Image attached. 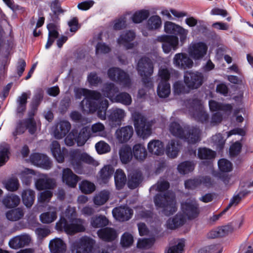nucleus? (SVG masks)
Returning a JSON list of instances; mask_svg holds the SVG:
<instances>
[{
	"mask_svg": "<svg viewBox=\"0 0 253 253\" xmlns=\"http://www.w3.org/2000/svg\"><path fill=\"white\" fill-rule=\"evenodd\" d=\"M156 185V190L161 193L157 194L154 198L156 207L162 208V212L166 216L173 214L177 211L175 196L172 192L169 191L162 193L169 188V183L167 180L161 179Z\"/></svg>",
	"mask_w": 253,
	"mask_h": 253,
	"instance_id": "f257e3e1",
	"label": "nucleus"
},
{
	"mask_svg": "<svg viewBox=\"0 0 253 253\" xmlns=\"http://www.w3.org/2000/svg\"><path fill=\"white\" fill-rule=\"evenodd\" d=\"M101 96L99 92L88 89L86 99L83 100L80 103L83 113L92 114L97 111L98 117L102 120H105L109 102L106 99L99 101Z\"/></svg>",
	"mask_w": 253,
	"mask_h": 253,
	"instance_id": "f03ea898",
	"label": "nucleus"
},
{
	"mask_svg": "<svg viewBox=\"0 0 253 253\" xmlns=\"http://www.w3.org/2000/svg\"><path fill=\"white\" fill-rule=\"evenodd\" d=\"M70 161L75 171L82 174L84 172L83 163L93 166L98 165V162L86 153H81L78 149L69 153Z\"/></svg>",
	"mask_w": 253,
	"mask_h": 253,
	"instance_id": "7ed1b4c3",
	"label": "nucleus"
},
{
	"mask_svg": "<svg viewBox=\"0 0 253 253\" xmlns=\"http://www.w3.org/2000/svg\"><path fill=\"white\" fill-rule=\"evenodd\" d=\"M83 224L84 220L80 218H72L68 221L65 218L61 217L56 223L55 227L58 231H63L68 234L73 235L85 230Z\"/></svg>",
	"mask_w": 253,
	"mask_h": 253,
	"instance_id": "20e7f679",
	"label": "nucleus"
},
{
	"mask_svg": "<svg viewBox=\"0 0 253 253\" xmlns=\"http://www.w3.org/2000/svg\"><path fill=\"white\" fill-rule=\"evenodd\" d=\"M134 126L138 135L143 139L149 137L152 133V124L139 113L133 115Z\"/></svg>",
	"mask_w": 253,
	"mask_h": 253,
	"instance_id": "39448f33",
	"label": "nucleus"
},
{
	"mask_svg": "<svg viewBox=\"0 0 253 253\" xmlns=\"http://www.w3.org/2000/svg\"><path fill=\"white\" fill-rule=\"evenodd\" d=\"M95 244L94 240L88 237H83L71 245L72 253H92Z\"/></svg>",
	"mask_w": 253,
	"mask_h": 253,
	"instance_id": "423d86ee",
	"label": "nucleus"
},
{
	"mask_svg": "<svg viewBox=\"0 0 253 253\" xmlns=\"http://www.w3.org/2000/svg\"><path fill=\"white\" fill-rule=\"evenodd\" d=\"M184 82L191 90L197 89L204 83V77L203 74L199 72L188 71L184 74Z\"/></svg>",
	"mask_w": 253,
	"mask_h": 253,
	"instance_id": "0eeeda50",
	"label": "nucleus"
},
{
	"mask_svg": "<svg viewBox=\"0 0 253 253\" xmlns=\"http://www.w3.org/2000/svg\"><path fill=\"white\" fill-rule=\"evenodd\" d=\"M109 78L124 86L128 87L131 84L129 75L119 68L112 67L108 70Z\"/></svg>",
	"mask_w": 253,
	"mask_h": 253,
	"instance_id": "6e6552de",
	"label": "nucleus"
},
{
	"mask_svg": "<svg viewBox=\"0 0 253 253\" xmlns=\"http://www.w3.org/2000/svg\"><path fill=\"white\" fill-rule=\"evenodd\" d=\"M157 41L162 42V48L165 53H169L178 48V38L176 36L162 35L158 37Z\"/></svg>",
	"mask_w": 253,
	"mask_h": 253,
	"instance_id": "1a4fd4ad",
	"label": "nucleus"
},
{
	"mask_svg": "<svg viewBox=\"0 0 253 253\" xmlns=\"http://www.w3.org/2000/svg\"><path fill=\"white\" fill-rule=\"evenodd\" d=\"M181 209L184 214L189 219H193L199 214V205L196 200H190L181 204Z\"/></svg>",
	"mask_w": 253,
	"mask_h": 253,
	"instance_id": "9d476101",
	"label": "nucleus"
},
{
	"mask_svg": "<svg viewBox=\"0 0 253 253\" xmlns=\"http://www.w3.org/2000/svg\"><path fill=\"white\" fill-rule=\"evenodd\" d=\"M137 70L140 76H151L154 71L153 63L149 58L142 57L138 62Z\"/></svg>",
	"mask_w": 253,
	"mask_h": 253,
	"instance_id": "9b49d317",
	"label": "nucleus"
},
{
	"mask_svg": "<svg viewBox=\"0 0 253 253\" xmlns=\"http://www.w3.org/2000/svg\"><path fill=\"white\" fill-rule=\"evenodd\" d=\"M173 63L175 67L180 69L191 68L193 65L192 60L186 53H176L173 58Z\"/></svg>",
	"mask_w": 253,
	"mask_h": 253,
	"instance_id": "f8f14e48",
	"label": "nucleus"
},
{
	"mask_svg": "<svg viewBox=\"0 0 253 253\" xmlns=\"http://www.w3.org/2000/svg\"><path fill=\"white\" fill-rule=\"evenodd\" d=\"M208 46L202 42L195 43L189 48V54L194 59L202 58L207 53Z\"/></svg>",
	"mask_w": 253,
	"mask_h": 253,
	"instance_id": "ddd939ff",
	"label": "nucleus"
},
{
	"mask_svg": "<svg viewBox=\"0 0 253 253\" xmlns=\"http://www.w3.org/2000/svg\"><path fill=\"white\" fill-rule=\"evenodd\" d=\"M164 29L167 33L180 35L181 40L185 39L188 33L187 30L170 21L165 22Z\"/></svg>",
	"mask_w": 253,
	"mask_h": 253,
	"instance_id": "4468645a",
	"label": "nucleus"
},
{
	"mask_svg": "<svg viewBox=\"0 0 253 253\" xmlns=\"http://www.w3.org/2000/svg\"><path fill=\"white\" fill-rule=\"evenodd\" d=\"M135 38V33L131 30L126 31L122 33L117 39V43L123 45L126 49H132L134 44L131 42Z\"/></svg>",
	"mask_w": 253,
	"mask_h": 253,
	"instance_id": "2eb2a0df",
	"label": "nucleus"
},
{
	"mask_svg": "<svg viewBox=\"0 0 253 253\" xmlns=\"http://www.w3.org/2000/svg\"><path fill=\"white\" fill-rule=\"evenodd\" d=\"M201 130L195 126H186L185 128L184 136L182 138L189 144H195L200 140Z\"/></svg>",
	"mask_w": 253,
	"mask_h": 253,
	"instance_id": "dca6fc26",
	"label": "nucleus"
},
{
	"mask_svg": "<svg viewBox=\"0 0 253 253\" xmlns=\"http://www.w3.org/2000/svg\"><path fill=\"white\" fill-rule=\"evenodd\" d=\"M31 162L35 165L45 169H49L51 167L52 163L49 158L43 154L34 153L31 155Z\"/></svg>",
	"mask_w": 253,
	"mask_h": 253,
	"instance_id": "f3484780",
	"label": "nucleus"
},
{
	"mask_svg": "<svg viewBox=\"0 0 253 253\" xmlns=\"http://www.w3.org/2000/svg\"><path fill=\"white\" fill-rule=\"evenodd\" d=\"M133 128L131 126H127L118 129L116 131V138L119 143L127 142L132 136Z\"/></svg>",
	"mask_w": 253,
	"mask_h": 253,
	"instance_id": "a211bd4d",
	"label": "nucleus"
},
{
	"mask_svg": "<svg viewBox=\"0 0 253 253\" xmlns=\"http://www.w3.org/2000/svg\"><path fill=\"white\" fill-rule=\"evenodd\" d=\"M31 241L30 237L27 234L15 236L10 240L9 247L13 249H18L29 245Z\"/></svg>",
	"mask_w": 253,
	"mask_h": 253,
	"instance_id": "6ab92c4d",
	"label": "nucleus"
},
{
	"mask_svg": "<svg viewBox=\"0 0 253 253\" xmlns=\"http://www.w3.org/2000/svg\"><path fill=\"white\" fill-rule=\"evenodd\" d=\"M114 216L118 220L121 221H127L129 220L133 214L132 210L127 207H117L113 210Z\"/></svg>",
	"mask_w": 253,
	"mask_h": 253,
	"instance_id": "aec40b11",
	"label": "nucleus"
},
{
	"mask_svg": "<svg viewBox=\"0 0 253 253\" xmlns=\"http://www.w3.org/2000/svg\"><path fill=\"white\" fill-rule=\"evenodd\" d=\"M62 179L63 182L68 186L74 188L77 184L79 177L70 169L66 168L63 169Z\"/></svg>",
	"mask_w": 253,
	"mask_h": 253,
	"instance_id": "412c9836",
	"label": "nucleus"
},
{
	"mask_svg": "<svg viewBox=\"0 0 253 253\" xmlns=\"http://www.w3.org/2000/svg\"><path fill=\"white\" fill-rule=\"evenodd\" d=\"M101 92L105 97L108 98L113 102L117 94L119 92V89L114 83H107L104 84L101 89Z\"/></svg>",
	"mask_w": 253,
	"mask_h": 253,
	"instance_id": "4be33fe9",
	"label": "nucleus"
},
{
	"mask_svg": "<svg viewBox=\"0 0 253 253\" xmlns=\"http://www.w3.org/2000/svg\"><path fill=\"white\" fill-rule=\"evenodd\" d=\"M52 154L58 163H62L64 160L65 155L67 150L63 148L61 149L60 145L57 141H53L50 145Z\"/></svg>",
	"mask_w": 253,
	"mask_h": 253,
	"instance_id": "5701e85b",
	"label": "nucleus"
},
{
	"mask_svg": "<svg viewBox=\"0 0 253 253\" xmlns=\"http://www.w3.org/2000/svg\"><path fill=\"white\" fill-rule=\"evenodd\" d=\"M142 173L138 170H133L128 175L127 186L129 188L134 189L139 186L143 181Z\"/></svg>",
	"mask_w": 253,
	"mask_h": 253,
	"instance_id": "b1692460",
	"label": "nucleus"
},
{
	"mask_svg": "<svg viewBox=\"0 0 253 253\" xmlns=\"http://www.w3.org/2000/svg\"><path fill=\"white\" fill-rule=\"evenodd\" d=\"M97 235L102 240L106 242H111L115 240L117 234L116 230L110 227H105L99 229Z\"/></svg>",
	"mask_w": 253,
	"mask_h": 253,
	"instance_id": "393cba45",
	"label": "nucleus"
},
{
	"mask_svg": "<svg viewBox=\"0 0 253 253\" xmlns=\"http://www.w3.org/2000/svg\"><path fill=\"white\" fill-rule=\"evenodd\" d=\"M233 230V228L232 226L230 225H225L215 230H211L207 234V236L208 239L222 237L231 233Z\"/></svg>",
	"mask_w": 253,
	"mask_h": 253,
	"instance_id": "a878e982",
	"label": "nucleus"
},
{
	"mask_svg": "<svg viewBox=\"0 0 253 253\" xmlns=\"http://www.w3.org/2000/svg\"><path fill=\"white\" fill-rule=\"evenodd\" d=\"M71 128L70 123L66 121H61L56 126L54 131V135L56 138L61 139L64 137Z\"/></svg>",
	"mask_w": 253,
	"mask_h": 253,
	"instance_id": "bb28decb",
	"label": "nucleus"
},
{
	"mask_svg": "<svg viewBox=\"0 0 253 253\" xmlns=\"http://www.w3.org/2000/svg\"><path fill=\"white\" fill-rule=\"evenodd\" d=\"M50 9L52 12L50 13V21L55 23H58L60 20L59 15L63 14L65 10L61 8V4L58 0H53L50 4Z\"/></svg>",
	"mask_w": 253,
	"mask_h": 253,
	"instance_id": "cd10ccee",
	"label": "nucleus"
},
{
	"mask_svg": "<svg viewBox=\"0 0 253 253\" xmlns=\"http://www.w3.org/2000/svg\"><path fill=\"white\" fill-rule=\"evenodd\" d=\"M114 172V169L112 166H105L99 172L98 180L100 183L106 184L111 178Z\"/></svg>",
	"mask_w": 253,
	"mask_h": 253,
	"instance_id": "c85d7f7f",
	"label": "nucleus"
},
{
	"mask_svg": "<svg viewBox=\"0 0 253 253\" xmlns=\"http://www.w3.org/2000/svg\"><path fill=\"white\" fill-rule=\"evenodd\" d=\"M149 152L156 155H161L164 152L163 143L159 140H152L148 144Z\"/></svg>",
	"mask_w": 253,
	"mask_h": 253,
	"instance_id": "c756f323",
	"label": "nucleus"
},
{
	"mask_svg": "<svg viewBox=\"0 0 253 253\" xmlns=\"http://www.w3.org/2000/svg\"><path fill=\"white\" fill-rule=\"evenodd\" d=\"M49 247L51 253H64L66 247L61 239L55 238L50 241Z\"/></svg>",
	"mask_w": 253,
	"mask_h": 253,
	"instance_id": "7c9ffc66",
	"label": "nucleus"
},
{
	"mask_svg": "<svg viewBox=\"0 0 253 253\" xmlns=\"http://www.w3.org/2000/svg\"><path fill=\"white\" fill-rule=\"evenodd\" d=\"M180 147V143L178 141L171 140L167 145L166 152L168 157L174 158L177 157Z\"/></svg>",
	"mask_w": 253,
	"mask_h": 253,
	"instance_id": "2f4dec72",
	"label": "nucleus"
},
{
	"mask_svg": "<svg viewBox=\"0 0 253 253\" xmlns=\"http://www.w3.org/2000/svg\"><path fill=\"white\" fill-rule=\"evenodd\" d=\"M185 222L184 216L181 214H177L172 218H169L167 222L169 229H174L183 225Z\"/></svg>",
	"mask_w": 253,
	"mask_h": 253,
	"instance_id": "473e14b6",
	"label": "nucleus"
},
{
	"mask_svg": "<svg viewBox=\"0 0 253 253\" xmlns=\"http://www.w3.org/2000/svg\"><path fill=\"white\" fill-rule=\"evenodd\" d=\"M114 180L117 189L121 190L124 187L126 182V177L122 169H117L114 175Z\"/></svg>",
	"mask_w": 253,
	"mask_h": 253,
	"instance_id": "72a5a7b5",
	"label": "nucleus"
},
{
	"mask_svg": "<svg viewBox=\"0 0 253 253\" xmlns=\"http://www.w3.org/2000/svg\"><path fill=\"white\" fill-rule=\"evenodd\" d=\"M110 114L108 118L112 123L119 124L121 123L125 116V111L121 109L116 108L109 110Z\"/></svg>",
	"mask_w": 253,
	"mask_h": 253,
	"instance_id": "f704fd0d",
	"label": "nucleus"
},
{
	"mask_svg": "<svg viewBox=\"0 0 253 253\" xmlns=\"http://www.w3.org/2000/svg\"><path fill=\"white\" fill-rule=\"evenodd\" d=\"M209 105L210 110L213 112L217 111L230 112L232 109V106L229 104H224L213 100L209 101Z\"/></svg>",
	"mask_w": 253,
	"mask_h": 253,
	"instance_id": "c9c22d12",
	"label": "nucleus"
},
{
	"mask_svg": "<svg viewBox=\"0 0 253 253\" xmlns=\"http://www.w3.org/2000/svg\"><path fill=\"white\" fill-rule=\"evenodd\" d=\"M120 158L123 164H127L132 158V152L131 148L125 145L123 146L119 151Z\"/></svg>",
	"mask_w": 253,
	"mask_h": 253,
	"instance_id": "e433bc0d",
	"label": "nucleus"
},
{
	"mask_svg": "<svg viewBox=\"0 0 253 253\" xmlns=\"http://www.w3.org/2000/svg\"><path fill=\"white\" fill-rule=\"evenodd\" d=\"M133 154L136 159L143 161L146 158L147 153L144 145L136 144L133 147Z\"/></svg>",
	"mask_w": 253,
	"mask_h": 253,
	"instance_id": "4c0bfd02",
	"label": "nucleus"
},
{
	"mask_svg": "<svg viewBox=\"0 0 253 253\" xmlns=\"http://www.w3.org/2000/svg\"><path fill=\"white\" fill-rule=\"evenodd\" d=\"M22 198L24 204L28 208L31 207L35 200V192L31 189L25 190L22 193Z\"/></svg>",
	"mask_w": 253,
	"mask_h": 253,
	"instance_id": "58836bf2",
	"label": "nucleus"
},
{
	"mask_svg": "<svg viewBox=\"0 0 253 253\" xmlns=\"http://www.w3.org/2000/svg\"><path fill=\"white\" fill-rule=\"evenodd\" d=\"M110 195V192L108 190L101 191L94 197L93 202L94 204L97 206L104 205L109 200Z\"/></svg>",
	"mask_w": 253,
	"mask_h": 253,
	"instance_id": "ea45409f",
	"label": "nucleus"
},
{
	"mask_svg": "<svg viewBox=\"0 0 253 253\" xmlns=\"http://www.w3.org/2000/svg\"><path fill=\"white\" fill-rule=\"evenodd\" d=\"M55 183L53 179L50 178H40L36 182V187L37 189L42 190L46 189H52Z\"/></svg>",
	"mask_w": 253,
	"mask_h": 253,
	"instance_id": "a19ab883",
	"label": "nucleus"
},
{
	"mask_svg": "<svg viewBox=\"0 0 253 253\" xmlns=\"http://www.w3.org/2000/svg\"><path fill=\"white\" fill-rule=\"evenodd\" d=\"M185 127L186 126L183 128L179 123L173 122L170 123L169 129L173 135L182 138L184 136Z\"/></svg>",
	"mask_w": 253,
	"mask_h": 253,
	"instance_id": "79ce46f5",
	"label": "nucleus"
},
{
	"mask_svg": "<svg viewBox=\"0 0 253 253\" xmlns=\"http://www.w3.org/2000/svg\"><path fill=\"white\" fill-rule=\"evenodd\" d=\"M158 95L161 98L168 97L170 93V86L169 82H160L157 87Z\"/></svg>",
	"mask_w": 253,
	"mask_h": 253,
	"instance_id": "37998d69",
	"label": "nucleus"
},
{
	"mask_svg": "<svg viewBox=\"0 0 253 253\" xmlns=\"http://www.w3.org/2000/svg\"><path fill=\"white\" fill-rule=\"evenodd\" d=\"M23 210L19 208L11 210L6 213V217L9 220L15 221L22 218L24 216Z\"/></svg>",
	"mask_w": 253,
	"mask_h": 253,
	"instance_id": "c03bdc74",
	"label": "nucleus"
},
{
	"mask_svg": "<svg viewBox=\"0 0 253 253\" xmlns=\"http://www.w3.org/2000/svg\"><path fill=\"white\" fill-rule=\"evenodd\" d=\"M108 223L109 220L104 215H99L91 218V225L94 228L105 227Z\"/></svg>",
	"mask_w": 253,
	"mask_h": 253,
	"instance_id": "a18cd8bd",
	"label": "nucleus"
},
{
	"mask_svg": "<svg viewBox=\"0 0 253 253\" xmlns=\"http://www.w3.org/2000/svg\"><path fill=\"white\" fill-rule=\"evenodd\" d=\"M20 202V198L14 194L5 197L3 201V205L8 208H11L17 207Z\"/></svg>",
	"mask_w": 253,
	"mask_h": 253,
	"instance_id": "49530a36",
	"label": "nucleus"
},
{
	"mask_svg": "<svg viewBox=\"0 0 253 253\" xmlns=\"http://www.w3.org/2000/svg\"><path fill=\"white\" fill-rule=\"evenodd\" d=\"M150 15L149 10L142 9L136 11L132 16L131 19L134 23H140L147 19Z\"/></svg>",
	"mask_w": 253,
	"mask_h": 253,
	"instance_id": "de8ad7c7",
	"label": "nucleus"
},
{
	"mask_svg": "<svg viewBox=\"0 0 253 253\" xmlns=\"http://www.w3.org/2000/svg\"><path fill=\"white\" fill-rule=\"evenodd\" d=\"M162 20L158 15L151 16L147 22V27L150 30H157L161 27Z\"/></svg>",
	"mask_w": 253,
	"mask_h": 253,
	"instance_id": "09e8293b",
	"label": "nucleus"
},
{
	"mask_svg": "<svg viewBox=\"0 0 253 253\" xmlns=\"http://www.w3.org/2000/svg\"><path fill=\"white\" fill-rule=\"evenodd\" d=\"M113 102L120 103L125 105H129L132 102L131 97L126 92L118 93Z\"/></svg>",
	"mask_w": 253,
	"mask_h": 253,
	"instance_id": "8fccbe9b",
	"label": "nucleus"
},
{
	"mask_svg": "<svg viewBox=\"0 0 253 253\" xmlns=\"http://www.w3.org/2000/svg\"><path fill=\"white\" fill-rule=\"evenodd\" d=\"M215 155L214 151L207 148H200L198 149V157L200 159H213L215 157Z\"/></svg>",
	"mask_w": 253,
	"mask_h": 253,
	"instance_id": "3c124183",
	"label": "nucleus"
},
{
	"mask_svg": "<svg viewBox=\"0 0 253 253\" xmlns=\"http://www.w3.org/2000/svg\"><path fill=\"white\" fill-rule=\"evenodd\" d=\"M173 91L175 94L179 95L180 94L188 93L191 89L183 83L181 81H178L174 83L173 85Z\"/></svg>",
	"mask_w": 253,
	"mask_h": 253,
	"instance_id": "603ef678",
	"label": "nucleus"
},
{
	"mask_svg": "<svg viewBox=\"0 0 253 253\" xmlns=\"http://www.w3.org/2000/svg\"><path fill=\"white\" fill-rule=\"evenodd\" d=\"M56 218L57 212L55 210L43 212L40 215V220L43 223H50Z\"/></svg>",
	"mask_w": 253,
	"mask_h": 253,
	"instance_id": "864d4df0",
	"label": "nucleus"
},
{
	"mask_svg": "<svg viewBox=\"0 0 253 253\" xmlns=\"http://www.w3.org/2000/svg\"><path fill=\"white\" fill-rule=\"evenodd\" d=\"M222 249L219 244H212L200 249L198 253H221Z\"/></svg>",
	"mask_w": 253,
	"mask_h": 253,
	"instance_id": "5fc2aeb1",
	"label": "nucleus"
},
{
	"mask_svg": "<svg viewBox=\"0 0 253 253\" xmlns=\"http://www.w3.org/2000/svg\"><path fill=\"white\" fill-rule=\"evenodd\" d=\"M90 137L89 128L85 126L82 128L77 138V141L80 145H83L86 142Z\"/></svg>",
	"mask_w": 253,
	"mask_h": 253,
	"instance_id": "6e6d98bb",
	"label": "nucleus"
},
{
	"mask_svg": "<svg viewBox=\"0 0 253 253\" xmlns=\"http://www.w3.org/2000/svg\"><path fill=\"white\" fill-rule=\"evenodd\" d=\"M194 164L192 162L185 161L178 165L177 169L179 173L185 174L193 170Z\"/></svg>",
	"mask_w": 253,
	"mask_h": 253,
	"instance_id": "4d7b16f0",
	"label": "nucleus"
},
{
	"mask_svg": "<svg viewBox=\"0 0 253 253\" xmlns=\"http://www.w3.org/2000/svg\"><path fill=\"white\" fill-rule=\"evenodd\" d=\"M80 189L84 194H90L95 190V185L87 180H83L80 184Z\"/></svg>",
	"mask_w": 253,
	"mask_h": 253,
	"instance_id": "13d9d810",
	"label": "nucleus"
},
{
	"mask_svg": "<svg viewBox=\"0 0 253 253\" xmlns=\"http://www.w3.org/2000/svg\"><path fill=\"white\" fill-rule=\"evenodd\" d=\"M0 167L4 165L8 160L9 146L7 145L0 146Z\"/></svg>",
	"mask_w": 253,
	"mask_h": 253,
	"instance_id": "bf43d9fd",
	"label": "nucleus"
},
{
	"mask_svg": "<svg viewBox=\"0 0 253 253\" xmlns=\"http://www.w3.org/2000/svg\"><path fill=\"white\" fill-rule=\"evenodd\" d=\"M218 168L220 171L224 172H229L232 169V164L228 160L221 159L218 162Z\"/></svg>",
	"mask_w": 253,
	"mask_h": 253,
	"instance_id": "052dcab7",
	"label": "nucleus"
},
{
	"mask_svg": "<svg viewBox=\"0 0 253 253\" xmlns=\"http://www.w3.org/2000/svg\"><path fill=\"white\" fill-rule=\"evenodd\" d=\"M155 240L152 238H144L139 239L137 247L140 249H149L154 244Z\"/></svg>",
	"mask_w": 253,
	"mask_h": 253,
	"instance_id": "680f3d73",
	"label": "nucleus"
},
{
	"mask_svg": "<svg viewBox=\"0 0 253 253\" xmlns=\"http://www.w3.org/2000/svg\"><path fill=\"white\" fill-rule=\"evenodd\" d=\"M95 149L98 154H104L111 150L110 146L106 142L100 141L95 144Z\"/></svg>",
	"mask_w": 253,
	"mask_h": 253,
	"instance_id": "e2e57ef3",
	"label": "nucleus"
},
{
	"mask_svg": "<svg viewBox=\"0 0 253 253\" xmlns=\"http://www.w3.org/2000/svg\"><path fill=\"white\" fill-rule=\"evenodd\" d=\"M193 116L198 122L202 123H207L209 120V115L203 110H199V111L195 113Z\"/></svg>",
	"mask_w": 253,
	"mask_h": 253,
	"instance_id": "0e129e2a",
	"label": "nucleus"
},
{
	"mask_svg": "<svg viewBox=\"0 0 253 253\" xmlns=\"http://www.w3.org/2000/svg\"><path fill=\"white\" fill-rule=\"evenodd\" d=\"M43 97V91L42 89H38L36 90L32 100V105L35 107H37Z\"/></svg>",
	"mask_w": 253,
	"mask_h": 253,
	"instance_id": "69168bd1",
	"label": "nucleus"
},
{
	"mask_svg": "<svg viewBox=\"0 0 253 253\" xmlns=\"http://www.w3.org/2000/svg\"><path fill=\"white\" fill-rule=\"evenodd\" d=\"M133 236L128 233H125L121 237V244L123 247H129L133 243Z\"/></svg>",
	"mask_w": 253,
	"mask_h": 253,
	"instance_id": "338daca9",
	"label": "nucleus"
},
{
	"mask_svg": "<svg viewBox=\"0 0 253 253\" xmlns=\"http://www.w3.org/2000/svg\"><path fill=\"white\" fill-rule=\"evenodd\" d=\"M184 246V241L181 240L176 245L169 247L166 253H182Z\"/></svg>",
	"mask_w": 253,
	"mask_h": 253,
	"instance_id": "774afa93",
	"label": "nucleus"
}]
</instances>
